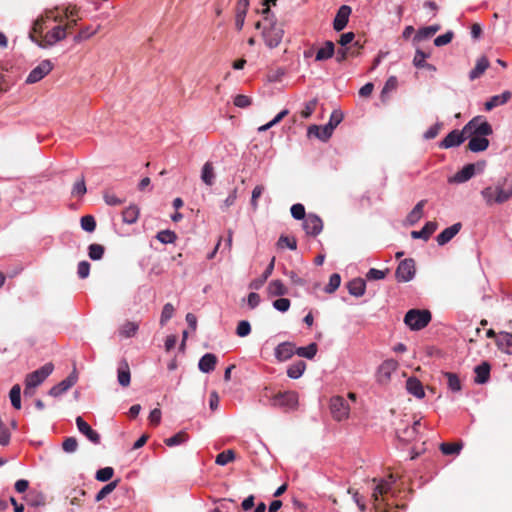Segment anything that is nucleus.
<instances>
[{
  "instance_id": "nucleus-1",
  "label": "nucleus",
  "mask_w": 512,
  "mask_h": 512,
  "mask_svg": "<svg viewBox=\"0 0 512 512\" xmlns=\"http://www.w3.org/2000/svg\"><path fill=\"white\" fill-rule=\"evenodd\" d=\"M261 13L263 20L268 24L262 31L265 44L269 48H275L281 43L284 31L277 25V21L275 16L271 13L270 7L263 8Z\"/></svg>"
},
{
  "instance_id": "nucleus-2",
  "label": "nucleus",
  "mask_w": 512,
  "mask_h": 512,
  "mask_svg": "<svg viewBox=\"0 0 512 512\" xmlns=\"http://www.w3.org/2000/svg\"><path fill=\"white\" fill-rule=\"evenodd\" d=\"M270 406L285 412L294 411L298 407V394L294 391L278 392L270 397Z\"/></svg>"
},
{
  "instance_id": "nucleus-3",
  "label": "nucleus",
  "mask_w": 512,
  "mask_h": 512,
  "mask_svg": "<svg viewBox=\"0 0 512 512\" xmlns=\"http://www.w3.org/2000/svg\"><path fill=\"white\" fill-rule=\"evenodd\" d=\"M431 321V313L428 310H409L405 317L404 323L412 330H421Z\"/></svg>"
},
{
  "instance_id": "nucleus-4",
  "label": "nucleus",
  "mask_w": 512,
  "mask_h": 512,
  "mask_svg": "<svg viewBox=\"0 0 512 512\" xmlns=\"http://www.w3.org/2000/svg\"><path fill=\"white\" fill-rule=\"evenodd\" d=\"M464 132L468 136L486 137L493 133L492 126L482 116H475L464 126Z\"/></svg>"
},
{
  "instance_id": "nucleus-5",
  "label": "nucleus",
  "mask_w": 512,
  "mask_h": 512,
  "mask_svg": "<svg viewBox=\"0 0 512 512\" xmlns=\"http://www.w3.org/2000/svg\"><path fill=\"white\" fill-rule=\"evenodd\" d=\"M66 27L58 25L48 31L42 40H38L36 36L30 35V39L42 48L51 47L66 37Z\"/></svg>"
},
{
  "instance_id": "nucleus-6",
  "label": "nucleus",
  "mask_w": 512,
  "mask_h": 512,
  "mask_svg": "<svg viewBox=\"0 0 512 512\" xmlns=\"http://www.w3.org/2000/svg\"><path fill=\"white\" fill-rule=\"evenodd\" d=\"M481 195L487 204L504 203L512 196V190L506 191L500 186H489L481 191Z\"/></svg>"
},
{
  "instance_id": "nucleus-7",
  "label": "nucleus",
  "mask_w": 512,
  "mask_h": 512,
  "mask_svg": "<svg viewBox=\"0 0 512 512\" xmlns=\"http://www.w3.org/2000/svg\"><path fill=\"white\" fill-rule=\"evenodd\" d=\"M53 369L54 367L52 363H46L41 368L29 373L26 376L25 384L29 387L37 388L53 372Z\"/></svg>"
},
{
  "instance_id": "nucleus-8",
  "label": "nucleus",
  "mask_w": 512,
  "mask_h": 512,
  "mask_svg": "<svg viewBox=\"0 0 512 512\" xmlns=\"http://www.w3.org/2000/svg\"><path fill=\"white\" fill-rule=\"evenodd\" d=\"M415 262L413 259L402 260L396 269L395 276L398 282H409L415 276Z\"/></svg>"
},
{
  "instance_id": "nucleus-9",
  "label": "nucleus",
  "mask_w": 512,
  "mask_h": 512,
  "mask_svg": "<svg viewBox=\"0 0 512 512\" xmlns=\"http://www.w3.org/2000/svg\"><path fill=\"white\" fill-rule=\"evenodd\" d=\"M330 410L334 419L341 421L348 417L350 408L345 398L334 396L330 400Z\"/></svg>"
},
{
  "instance_id": "nucleus-10",
  "label": "nucleus",
  "mask_w": 512,
  "mask_h": 512,
  "mask_svg": "<svg viewBox=\"0 0 512 512\" xmlns=\"http://www.w3.org/2000/svg\"><path fill=\"white\" fill-rule=\"evenodd\" d=\"M422 428L421 420H415L412 425L397 429V437L400 441L409 443L418 439Z\"/></svg>"
},
{
  "instance_id": "nucleus-11",
  "label": "nucleus",
  "mask_w": 512,
  "mask_h": 512,
  "mask_svg": "<svg viewBox=\"0 0 512 512\" xmlns=\"http://www.w3.org/2000/svg\"><path fill=\"white\" fill-rule=\"evenodd\" d=\"M53 68L50 60L46 59L41 61L35 68H33L26 78V83L33 84L42 80Z\"/></svg>"
},
{
  "instance_id": "nucleus-12",
  "label": "nucleus",
  "mask_w": 512,
  "mask_h": 512,
  "mask_svg": "<svg viewBox=\"0 0 512 512\" xmlns=\"http://www.w3.org/2000/svg\"><path fill=\"white\" fill-rule=\"evenodd\" d=\"M302 226L306 234L310 236H317L323 230L322 219L314 213H309L307 215L303 220Z\"/></svg>"
},
{
  "instance_id": "nucleus-13",
  "label": "nucleus",
  "mask_w": 512,
  "mask_h": 512,
  "mask_svg": "<svg viewBox=\"0 0 512 512\" xmlns=\"http://www.w3.org/2000/svg\"><path fill=\"white\" fill-rule=\"evenodd\" d=\"M467 138L464 128L462 130H452L447 136L439 143V147L449 149L460 146Z\"/></svg>"
},
{
  "instance_id": "nucleus-14",
  "label": "nucleus",
  "mask_w": 512,
  "mask_h": 512,
  "mask_svg": "<svg viewBox=\"0 0 512 512\" xmlns=\"http://www.w3.org/2000/svg\"><path fill=\"white\" fill-rule=\"evenodd\" d=\"M482 169L480 163L467 164L453 176L449 177L448 182L451 184H461L470 180L476 174V167Z\"/></svg>"
},
{
  "instance_id": "nucleus-15",
  "label": "nucleus",
  "mask_w": 512,
  "mask_h": 512,
  "mask_svg": "<svg viewBox=\"0 0 512 512\" xmlns=\"http://www.w3.org/2000/svg\"><path fill=\"white\" fill-rule=\"evenodd\" d=\"M398 363L393 359L385 360L377 370V380L379 383H387L392 373L397 369Z\"/></svg>"
},
{
  "instance_id": "nucleus-16",
  "label": "nucleus",
  "mask_w": 512,
  "mask_h": 512,
  "mask_svg": "<svg viewBox=\"0 0 512 512\" xmlns=\"http://www.w3.org/2000/svg\"><path fill=\"white\" fill-rule=\"evenodd\" d=\"M76 426L79 432L85 435L87 439L91 441L93 444L100 443L101 438L99 433L93 430L91 426L81 416H78L76 418Z\"/></svg>"
},
{
  "instance_id": "nucleus-17",
  "label": "nucleus",
  "mask_w": 512,
  "mask_h": 512,
  "mask_svg": "<svg viewBox=\"0 0 512 512\" xmlns=\"http://www.w3.org/2000/svg\"><path fill=\"white\" fill-rule=\"evenodd\" d=\"M351 11V7L348 5H342L338 9L333 21V28L335 31L340 32L347 26Z\"/></svg>"
},
{
  "instance_id": "nucleus-18",
  "label": "nucleus",
  "mask_w": 512,
  "mask_h": 512,
  "mask_svg": "<svg viewBox=\"0 0 512 512\" xmlns=\"http://www.w3.org/2000/svg\"><path fill=\"white\" fill-rule=\"evenodd\" d=\"M462 225L460 222L451 225L450 227L445 228L440 234L437 235L436 241L439 246H443L447 244L450 240H452L460 231Z\"/></svg>"
},
{
  "instance_id": "nucleus-19",
  "label": "nucleus",
  "mask_w": 512,
  "mask_h": 512,
  "mask_svg": "<svg viewBox=\"0 0 512 512\" xmlns=\"http://www.w3.org/2000/svg\"><path fill=\"white\" fill-rule=\"evenodd\" d=\"M296 353L295 345L291 342H282L275 348V357L279 361H286Z\"/></svg>"
},
{
  "instance_id": "nucleus-20",
  "label": "nucleus",
  "mask_w": 512,
  "mask_h": 512,
  "mask_svg": "<svg viewBox=\"0 0 512 512\" xmlns=\"http://www.w3.org/2000/svg\"><path fill=\"white\" fill-rule=\"evenodd\" d=\"M76 376L70 375L49 390V395L59 397L76 383Z\"/></svg>"
},
{
  "instance_id": "nucleus-21",
  "label": "nucleus",
  "mask_w": 512,
  "mask_h": 512,
  "mask_svg": "<svg viewBox=\"0 0 512 512\" xmlns=\"http://www.w3.org/2000/svg\"><path fill=\"white\" fill-rule=\"evenodd\" d=\"M511 97L512 93L508 90L499 95H494L485 103V110L491 111L498 106L504 105L511 99Z\"/></svg>"
},
{
  "instance_id": "nucleus-22",
  "label": "nucleus",
  "mask_w": 512,
  "mask_h": 512,
  "mask_svg": "<svg viewBox=\"0 0 512 512\" xmlns=\"http://www.w3.org/2000/svg\"><path fill=\"white\" fill-rule=\"evenodd\" d=\"M334 130L331 129V125L325 124L324 126L311 125L308 128V135H314L318 139L322 141H327L333 133Z\"/></svg>"
},
{
  "instance_id": "nucleus-23",
  "label": "nucleus",
  "mask_w": 512,
  "mask_h": 512,
  "mask_svg": "<svg viewBox=\"0 0 512 512\" xmlns=\"http://www.w3.org/2000/svg\"><path fill=\"white\" fill-rule=\"evenodd\" d=\"M438 224L435 221L427 222L419 231H412L411 237L413 239H423L427 241L430 236L437 230Z\"/></svg>"
},
{
  "instance_id": "nucleus-24",
  "label": "nucleus",
  "mask_w": 512,
  "mask_h": 512,
  "mask_svg": "<svg viewBox=\"0 0 512 512\" xmlns=\"http://www.w3.org/2000/svg\"><path fill=\"white\" fill-rule=\"evenodd\" d=\"M496 345L503 353L512 355V334L505 331L500 332Z\"/></svg>"
},
{
  "instance_id": "nucleus-25",
  "label": "nucleus",
  "mask_w": 512,
  "mask_h": 512,
  "mask_svg": "<svg viewBox=\"0 0 512 512\" xmlns=\"http://www.w3.org/2000/svg\"><path fill=\"white\" fill-rule=\"evenodd\" d=\"M216 363V355L212 353H206L200 358L198 368L203 373H210L215 369Z\"/></svg>"
},
{
  "instance_id": "nucleus-26",
  "label": "nucleus",
  "mask_w": 512,
  "mask_h": 512,
  "mask_svg": "<svg viewBox=\"0 0 512 512\" xmlns=\"http://www.w3.org/2000/svg\"><path fill=\"white\" fill-rule=\"evenodd\" d=\"M490 370L491 367L488 362H482L481 364L477 365L474 368V372L476 374L475 376V383L477 384H485L488 382L490 377Z\"/></svg>"
},
{
  "instance_id": "nucleus-27",
  "label": "nucleus",
  "mask_w": 512,
  "mask_h": 512,
  "mask_svg": "<svg viewBox=\"0 0 512 512\" xmlns=\"http://www.w3.org/2000/svg\"><path fill=\"white\" fill-rule=\"evenodd\" d=\"M347 289L350 295L355 297H361L365 293L366 283L362 278H354L347 284Z\"/></svg>"
},
{
  "instance_id": "nucleus-28",
  "label": "nucleus",
  "mask_w": 512,
  "mask_h": 512,
  "mask_svg": "<svg viewBox=\"0 0 512 512\" xmlns=\"http://www.w3.org/2000/svg\"><path fill=\"white\" fill-rule=\"evenodd\" d=\"M406 389L409 394L415 396L418 399H421L425 396L423 385L417 378H409L406 381Z\"/></svg>"
},
{
  "instance_id": "nucleus-29",
  "label": "nucleus",
  "mask_w": 512,
  "mask_h": 512,
  "mask_svg": "<svg viewBox=\"0 0 512 512\" xmlns=\"http://www.w3.org/2000/svg\"><path fill=\"white\" fill-rule=\"evenodd\" d=\"M468 148L470 151L477 153L485 151L489 146V140L486 137L470 136Z\"/></svg>"
},
{
  "instance_id": "nucleus-30",
  "label": "nucleus",
  "mask_w": 512,
  "mask_h": 512,
  "mask_svg": "<svg viewBox=\"0 0 512 512\" xmlns=\"http://www.w3.org/2000/svg\"><path fill=\"white\" fill-rule=\"evenodd\" d=\"M117 379H118V383L122 387L129 386L130 381H131V374H130L129 365L126 361H122L119 364V367L117 370Z\"/></svg>"
},
{
  "instance_id": "nucleus-31",
  "label": "nucleus",
  "mask_w": 512,
  "mask_h": 512,
  "mask_svg": "<svg viewBox=\"0 0 512 512\" xmlns=\"http://www.w3.org/2000/svg\"><path fill=\"white\" fill-rule=\"evenodd\" d=\"M267 293L269 294V296L271 297H276V296H284L288 293V289L287 287L283 284V282L281 280H272L268 286H267Z\"/></svg>"
},
{
  "instance_id": "nucleus-32",
  "label": "nucleus",
  "mask_w": 512,
  "mask_h": 512,
  "mask_svg": "<svg viewBox=\"0 0 512 512\" xmlns=\"http://www.w3.org/2000/svg\"><path fill=\"white\" fill-rule=\"evenodd\" d=\"M489 67V60L487 57L482 56L476 61L475 67L469 73L470 80L478 79Z\"/></svg>"
},
{
  "instance_id": "nucleus-33",
  "label": "nucleus",
  "mask_w": 512,
  "mask_h": 512,
  "mask_svg": "<svg viewBox=\"0 0 512 512\" xmlns=\"http://www.w3.org/2000/svg\"><path fill=\"white\" fill-rule=\"evenodd\" d=\"M335 53V45L332 41H326L324 47L318 49L315 54L316 61H325L333 57Z\"/></svg>"
},
{
  "instance_id": "nucleus-34",
  "label": "nucleus",
  "mask_w": 512,
  "mask_h": 512,
  "mask_svg": "<svg viewBox=\"0 0 512 512\" xmlns=\"http://www.w3.org/2000/svg\"><path fill=\"white\" fill-rule=\"evenodd\" d=\"M216 174L211 162H206L201 170V180L208 186L215 183Z\"/></svg>"
},
{
  "instance_id": "nucleus-35",
  "label": "nucleus",
  "mask_w": 512,
  "mask_h": 512,
  "mask_svg": "<svg viewBox=\"0 0 512 512\" xmlns=\"http://www.w3.org/2000/svg\"><path fill=\"white\" fill-rule=\"evenodd\" d=\"M140 210L137 205H130L122 212V220L126 224H134L137 222Z\"/></svg>"
},
{
  "instance_id": "nucleus-36",
  "label": "nucleus",
  "mask_w": 512,
  "mask_h": 512,
  "mask_svg": "<svg viewBox=\"0 0 512 512\" xmlns=\"http://www.w3.org/2000/svg\"><path fill=\"white\" fill-rule=\"evenodd\" d=\"M425 204L426 200L419 201L408 214L407 221L410 225L416 224L422 218Z\"/></svg>"
},
{
  "instance_id": "nucleus-37",
  "label": "nucleus",
  "mask_w": 512,
  "mask_h": 512,
  "mask_svg": "<svg viewBox=\"0 0 512 512\" xmlns=\"http://www.w3.org/2000/svg\"><path fill=\"white\" fill-rule=\"evenodd\" d=\"M305 369L306 363L302 360H299L288 367L287 375L291 379H298L303 375Z\"/></svg>"
},
{
  "instance_id": "nucleus-38",
  "label": "nucleus",
  "mask_w": 512,
  "mask_h": 512,
  "mask_svg": "<svg viewBox=\"0 0 512 512\" xmlns=\"http://www.w3.org/2000/svg\"><path fill=\"white\" fill-rule=\"evenodd\" d=\"M397 86H398V79H397V77L396 76H390L386 80V82H385V84H384V86L382 88L381 95H380L381 100L383 102L386 101V99L388 97V94L390 92H393L394 90H396Z\"/></svg>"
},
{
  "instance_id": "nucleus-39",
  "label": "nucleus",
  "mask_w": 512,
  "mask_h": 512,
  "mask_svg": "<svg viewBox=\"0 0 512 512\" xmlns=\"http://www.w3.org/2000/svg\"><path fill=\"white\" fill-rule=\"evenodd\" d=\"M317 350H318L317 344L316 343H310L306 347H298V348H296V354L299 357H303V358H306V359H313L314 356L317 353Z\"/></svg>"
},
{
  "instance_id": "nucleus-40",
  "label": "nucleus",
  "mask_w": 512,
  "mask_h": 512,
  "mask_svg": "<svg viewBox=\"0 0 512 512\" xmlns=\"http://www.w3.org/2000/svg\"><path fill=\"white\" fill-rule=\"evenodd\" d=\"M440 29L439 25H431L427 27H423L418 30L417 34L414 37V40L420 41L422 39L429 38L433 36Z\"/></svg>"
},
{
  "instance_id": "nucleus-41",
  "label": "nucleus",
  "mask_w": 512,
  "mask_h": 512,
  "mask_svg": "<svg viewBox=\"0 0 512 512\" xmlns=\"http://www.w3.org/2000/svg\"><path fill=\"white\" fill-rule=\"evenodd\" d=\"M9 398H10V401H11V405L15 408V409H20L21 408V387L19 384H15L10 392H9Z\"/></svg>"
},
{
  "instance_id": "nucleus-42",
  "label": "nucleus",
  "mask_w": 512,
  "mask_h": 512,
  "mask_svg": "<svg viewBox=\"0 0 512 512\" xmlns=\"http://www.w3.org/2000/svg\"><path fill=\"white\" fill-rule=\"evenodd\" d=\"M444 376L447 378L448 388L452 392H459L461 390L462 387H461L460 379L455 373L445 372Z\"/></svg>"
},
{
  "instance_id": "nucleus-43",
  "label": "nucleus",
  "mask_w": 512,
  "mask_h": 512,
  "mask_svg": "<svg viewBox=\"0 0 512 512\" xmlns=\"http://www.w3.org/2000/svg\"><path fill=\"white\" fill-rule=\"evenodd\" d=\"M139 326L136 322H126L120 328V334L126 338L133 337L138 331Z\"/></svg>"
},
{
  "instance_id": "nucleus-44",
  "label": "nucleus",
  "mask_w": 512,
  "mask_h": 512,
  "mask_svg": "<svg viewBox=\"0 0 512 512\" xmlns=\"http://www.w3.org/2000/svg\"><path fill=\"white\" fill-rule=\"evenodd\" d=\"M118 485V481H112L102 487L95 496V501L99 502L103 500L107 495L112 493Z\"/></svg>"
},
{
  "instance_id": "nucleus-45",
  "label": "nucleus",
  "mask_w": 512,
  "mask_h": 512,
  "mask_svg": "<svg viewBox=\"0 0 512 512\" xmlns=\"http://www.w3.org/2000/svg\"><path fill=\"white\" fill-rule=\"evenodd\" d=\"M176 238H177L176 234L171 230H162V231H159L156 235V239L163 244L174 243Z\"/></svg>"
},
{
  "instance_id": "nucleus-46",
  "label": "nucleus",
  "mask_w": 512,
  "mask_h": 512,
  "mask_svg": "<svg viewBox=\"0 0 512 512\" xmlns=\"http://www.w3.org/2000/svg\"><path fill=\"white\" fill-rule=\"evenodd\" d=\"M341 284V277L338 273H333L330 278L328 284L325 286L324 291L326 293H333L335 292Z\"/></svg>"
},
{
  "instance_id": "nucleus-47",
  "label": "nucleus",
  "mask_w": 512,
  "mask_h": 512,
  "mask_svg": "<svg viewBox=\"0 0 512 512\" xmlns=\"http://www.w3.org/2000/svg\"><path fill=\"white\" fill-rule=\"evenodd\" d=\"M175 312L174 306L171 303H166L163 306L161 316H160V325L164 326L166 323L173 317Z\"/></svg>"
},
{
  "instance_id": "nucleus-48",
  "label": "nucleus",
  "mask_w": 512,
  "mask_h": 512,
  "mask_svg": "<svg viewBox=\"0 0 512 512\" xmlns=\"http://www.w3.org/2000/svg\"><path fill=\"white\" fill-rule=\"evenodd\" d=\"M88 255L91 260H100L104 255V247L100 244H91L88 247Z\"/></svg>"
},
{
  "instance_id": "nucleus-49",
  "label": "nucleus",
  "mask_w": 512,
  "mask_h": 512,
  "mask_svg": "<svg viewBox=\"0 0 512 512\" xmlns=\"http://www.w3.org/2000/svg\"><path fill=\"white\" fill-rule=\"evenodd\" d=\"M235 458V453L232 450H227L219 453L216 456L215 463L220 466H225Z\"/></svg>"
},
{
  "instance_id": "nucleus-50",
  "label": "nucleus",
  "mask_w": 512,
  "mask_h": 512,
  "mask_svg": "<svg viewBox=\"0 0 512 512\" xmlns=\"http://www.w3.org/2000/svg\"><path fill=\"white\" fill-rule=\"evenodd\" d=\"M81 228L86 232H93L96 228V220L92 215H85L80 220Z\"/></svg>"
},
{
  "instance_id": "nucleus-51",
  "label": "nucleus",
  "mask_w": 512,
  "mask_h": 512,
  "mask_svg": "<svg viewBox=\"0 0 512 512\" xmlns=\"http://www.w3.org/2000/svg\"><path fill=\"white\" fill-rule=\"evenodd\" d=\"M187 439V435L185 432H178L175 435L165 439V444L169 447L178 446L184 443Z\"/></svg>"
},
{
  "instance_id": "nucleus-52",
  "label": "nucleus",
  "mask_w": 512,
  "mask_h": 512,
  "mask_svg": "<svg viewBox=\"0 0 512 512\" xmlns=\"http://www.w3.org/2000/svg\"><path fill=\"white\" fill-rule=\"evenodd\" d=\"M277 245L280 248L287 247L290 250H295L297 248V241L294 237L281 235L278 239Z\"/></svg>"
},
{
  "instance_id": "nucleus-53",
  "label": "nucleus",
  "mask_w": 512,
  "mask_h": 512,
  "mask_svg": "<svg viewBox=\"0 0 512 512\" xmlns=\"http://www.w3.org/2000/svg\"><path fill=\"white\" fill-rule=\"evenodd\" d=\"M430 57L429 53L422 51L421 49H417L413 58V65L416 68L421 69L422 66H425L426 59Z\"/></svg>"
},
{
  "instance_id": "nucleus-54",
  "label": "nucleus",
  "mask_w": 512,
  "mask_h": 512,
  "mask_svg": "<svg viewBox=\"0 0 512 512\" xmlns=\"http://www.w3.org/2000/svg\"><path fill=\"white\" fill-rule=\"evenodd\" d=\"M291 215L296 220H304L307 215L305 212V207L301 203L293 204L290 208Z\"/></svg>"
},
{
  "instance_id": "nucleus-55",
  "label": "nucleus",
  "mask_w": 512,
  "mask_h": 512,
  "mask_svg": "<svg viewBox=\"0 0 512 512\" xmlns=\"http://www.w3.org/2000/svg\"><path fill=\"white\" fill-rule=\"evenodd\" d=\"M113 474L114 469L112 467H104L96 472L95 478L100 482H107L113 477Z\"/></svg>"
},
{
  "instance_id": "nucleus-56",
  "label": "nucleus",
  "mask_w": 512,
  "mask_h": 512,
  "mask_svg": "<svg viewBox=\"0 0 512 512\" xmlns=\"http://www.w3.org/2000/svg\"><path fill=\"white\" fill-rule=\"evenodd\" d=\"M50 16L47 14L46 16L41 15L36 20H34L32 25V31L30 32L29 36L32 34L35 36V34H41L43 30V26L47 19H49Z\"/></svg>"
},
{
  "instance_id": "nucleus-57",
  "label": "nucleus",
  "mask_w": 512,
  "mask_h": 512,
  "mask_svg": "<svg viewBox=\"0 0 512 512\" xmlns=\"http://www.w3.org/2000/svg\"><path fill=\"white\" fill-rule=\"evenodd\" d=\"M462 448L461 444L456 443H442L440 450L445 455L458 454Z\"/></svg>"
},
{
  "instance_id": "nucleus-58",
  "label": "nucleus",
  "mask_w": 512,
  "mask_h": 512,
  "mask_svg": "<svg viewBox=\"0 0 512 512\" xmlns=\"http://www.w3.org/2000/svg\"><path fill=\"white\" fill-rule=\"evenodd\" d=\"M105 203L109 206H119L125 202L124 199L117 197L114 193L106 191L103 195Z\"/></svg>"
},
{
  "instance_id": "nucleus-59",
  "label": "nucleus",
  "mask_w": 512,
  "mask_h": 512,
  "mask_svg": "<svg viewBox=\"0 0 512 512\" xmlns=\"http://www.w3.org/2000/svg\"><path fill=\"white\" fill-rule=\"evenodd\" d=\"M250 332H251V325H250L249 321L241 320L238 322V325L236 327V334L239 337H246L250 334Z\"/></svg>"
},
{
  "instance_id": "nucleus-60",
  "label": "nucleus",
  "mask_w": 512,
  "mask_h": 512,
  "mask_svg": "<svg viewBox=\"0 0 512 512\" xmlns=\"http://www.w3.org/2000/svg\"><path fill=\"white\" fill-rule=\"evenodd\" d=\"M86 191H87V189H86L84 178H81L80 180H78L74 183L71 194L74 197H82L86 193Z\"/></svg>"
},
{
  "instance_id": "nucleus-61",
  "label": "nucleus",
  "mask_w": 512,
  "mask_h": 512,
  "mask_svg": "<svg viewBox=\"0 0 512 512\" xmlns=\"http://www.w3.org/2000/svg\"><path fill=\"white\" fill-rule=\"evenodd\" d=\"M98 31V28L91 29V27L82 28L77 35L74 36L75 42H81L84 39H88Z\"/></svg>"
},
{
  "instance_id": "nucleus-62",
  "label": "nucleus",
  "mask_w": 512,
  "mask_h": 512,
  "mask_svg": "<svg viewBox=\"0 0 512 512\" xmlns=\"http://www.w3.org/2000/svg\"><path fill=\"white\" fill-rule=\"evenodd\" d=\"M63 451L66 453H74L78 448V442L74 437L66 438L62 443Z\"/></svg>"
},
{
  "instance_id": "nucleus-63",
  "label": "nucleus",
  "mask_w": 512,
  "mask_h": 512,
  "mask_svg": "<svg viewBox=\"0 0 512 512\" xmlns=\"http://www.w3.org/2000/svg\"><path fill=\"white\" fill-rule=\"evenodd\" d=\"M290 300L287 298H283L282 296L279 299H276L273 302V307L279 312H287L290 308Z\"/></svg>"
},
{
  "instance_id": "nucleus-64",
  "label": "nucleus",
  "mask_w": 512,
  "mask_h": 512,
  "mask_svg": "<svg viewBox=\"0 0 512 512\" xmlns=\"http://www.w3.org/2000/svg\"><path fill=\"white\" fill-rule=\"evenodd\" d=\"M343 120V113L340 110H334L329 118L327 125H331V129L334 130Z\"/></svg>"
}]
</instances>
